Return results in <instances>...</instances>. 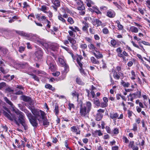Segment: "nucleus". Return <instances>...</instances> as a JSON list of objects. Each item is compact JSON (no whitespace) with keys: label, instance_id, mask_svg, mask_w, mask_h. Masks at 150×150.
Instances as JSON below:
<instances>
[{"label":"nucleus","instance_id":"obj_35","mask_svg":"<svg viewBox=\"0 0 150 150\" xmlns=\"http://www.w3.org/2000/svg\"><path fill=\"white\" fill-rule=\"evenodd\" d=\"M82 25L83 26L82 28H87L89 27V24L86 22L84 21L82 22Z\"/></svg>","mask_w":150,"mask_h":150},{"label":"nucleus","instance_id":"obj_62","mask_svg":"<svg viewBox=\"0 0 150 150\" xmlns=\"http://www.w3.org/2000/svg\"><path fill=\"white\" fill-rule=\"evenodd\" d=\"M60 72L59 71H56L55 73H54L52 74V75L55 76H58L60 74Z\"/></svg>","mask_w":150,"mask_h":150},{"label":"nucleus","instance_id":"obj_64","mask_svg":"<svg viewBox=\"0 0 150 150\" xmlns=\"http://www.w3.org/2000/svg\"><path fill=\"white\" fill-rule=\"evenodd\" d=\"M103 32L105 34H108L109 33V31L108 29H103Z\"/></svg>","mask_w":150,"mask_h":150},{"label":"nucleus","instance_id":"obj_44","mask_svg":"<svg viewBox=\"0 0 150 150\" xmlns=\"http://www.w3.org/2000/svg\"><path fill=\"white\" fill-rule=\"evenodd\" d=\"M69 106L68 109L71 110L72 108H74L75 106L74 104L73 103H69L68 104Z\"/></svg>","mask_w":150,"mask_h":150},{"label":"nucleus","instance_id":"obj_2","mask_svg":"<svg viewBox=\"0 0 150 150\" xmlns=\"http://www.w3.org/2000/svg\"><path fill=\"white\" fill-rule=\"evenodd\" d=\"M37 42L42 45L46 48L50 49L54 51H57L59 48V45L56 43H46L40 40L39 39L37 40Z\"/></svg>","mask_w":150,"mask_h":150},{"label":"nucleus","instance_id":"obj_47","mask_svg":"<svg viewBox=\"0 0 150 150\" xmlns=\"http://www.w3.org/2000/svg\"><path fill=\"white\" fill-rule=\"evenodd\" d=\"M138 11L142 15H143L144 14V9L142 8H139Z\"/></svg>","mask_w":150,"mask_h":150},{"label":"nucleus","instance_id":"obj_22","mask_svg":"<svg viewBox=\"0 0 150 150\" xmlns=\"http://www.w3.org/2000/svg\"><path fill=\"white\" fill-rule=\"evenodd\" d=\"M91 62L94 64H99L100 63L99 61L97 60L93 57H91Z\"/></svg>","mask_w":150,"mask_h":150},{"label":"nucleus","instance_id":"obj_60","mask_svg":"<svg viewBox=\"0 0 150 150\" xmlns=\"http://www.w3.org/2000/svg\"><path fill=\"white\" fill-rule=\"evenodd\" d=\"M23 4L24 5L23 8H27L29 6V5L27 4L26 2H24L23 3Z\"/></svg>","mask_w":150,"mask_h":150},{"label":"nucleus","instance_id":"obj_14","mask_svg":"<svg viewBox=\"0 0 150 150\" xmlns=\"http://www.w3.org/2000/svg\"><path fill=\"white\" fill-rule=\"evenodd\" d=\"M77 5V8L78 10L85 9V7L82 2L79 1L76 2Z\"/></svg>","mask_w":150,"mask_h":150},{"label":"nucleus","instance_id":"obj_21","mask_svg":"<svg viewBox=\"0 0 150 150\" xmlns=\"http://www.w3.org/2000/svg\"><path fill=\"white\" fill-rule=\"evenodd\" d=\"M141 96V92L137 90V91L135 93L132 94V97H134V98H140Z\"/></svg>","mask_w":150,"mask_h":150},{"label":"nucleus","instance_id":"obj_40","mask_svg":"<svg viewBox=\"0 0 150 150\" xmlns=\"http://www.w3.org/2000/svg\"><path fill=\"white\" fill-rule=\"evenodd\" d=\"M132 79L133 80H136V81H137L138 80L137 76H136L134 72H133V71H132Z\"/></svg>","mask_w":150,"mask_h":150},{"label":"nucleus","instance_id":"obj_30","mask_svg":"<svg viewBox=\"0 0 150 150\" xmlns=\"http://www.w3.org/2000/svg\"><path fill=\"white\" fill-rule=\"evenodd\" d=\"M88 46L90 50H95L96 52H98L96 50V49H97L96 48L93 44L91 43V44L88 45Z\"/></svg>","mask_w":150,"mask_h":150},{"label":"nucleus","instance_id":"obj_23","mask_svg":"<svg viewBox=\"0 0 150 150\" xmlns=\"http://www.w3.org/2000/svg\"><path fill=\"white\" fill-rule=\"evenodd\" d=\"M93 10L91 8H90L89 10L91 11H93L94 12H95L96 13L98 14H101V12L97 8H96V7H93Z\"/></svg>","mask_w":150,"mask_h":150},{"label":"nucleus","instance_id":"obj_32","mask_svg":"<svg viewBox=\"0 0 150 150\" xmlns=\"http://www.w3.org/2000/svg\"><path fill=\"white\" fill-rule=\"evenodd\" d=\"M54 112L55 113V114L56 115L59 114V107L57 105H55V108L54 110Z\"/></svg>","mask_w":150,"mask_h":150},{"label":"nucleus","instance_id":"obj_15","mask_svg":"<svg viewBox=\"0 0 150 150\" xmlns=\"http://www.w3.org/2000/svg\"><path fill=\"white\" fill-rule=\"evenodd\" d=\"M92 23L94 25H96L97 26L101 25L102 23L97 19L93 18L92 21Z\"/></svg>","mask_w":150,"mask_h":150},{"label":"nucleus","instance_id":"obj_3","mask_svg":"<svg viewBox=\"0 0 150 150\" xmlns=\"http://www.w3.org/2000/svg\"><path fill=\"white\" fill-rule=\"evenodd\" d=\"M30 110L34 115V117L37 118L39 121L41 118L42 119H44L45 113L44 111L35 108H31Z\"/></svg>","mask_w":150,"mask_h":150},{"label":"nucleus","instance_id":"obj_11","mask_svg":"<svg viewBox=\"0 0 150 150\" xmlns=\"http://www.w3.org/2000/svg\"><path fill=\"white\" fill-rule=\"evenodd\" d=\"M71 30L69 31L68 32L70 36L74 38L75 37V33L76 31H79V29H71Z\"/></svg>","mask_w":150,"mask_h":150},{"label":"nucleus","instance_id":"obj_8","mask_svg":"<svg viewBox=\"0 0 150 150\" xmlns=\"http://www.w3.org/2000/svg\"><path fill=\"white\" fill-rule=\"evenodd\" d=\"M76 57L77 62L80 67L79 69L80 73L82 74L85 75L86 73L84 72L82 68L83 63L81 62V60L83 59V57L81 55H77Z\"/></svg>","mask_w":150,"mask_h":150},{"label":"nucleus","instance_id":"obj_45","mask_svg":"<svg viewBox=\"0 0 150 150\" xmlns=\"http://www.w3.org/2000/svg\"><path fill=\"white\" fill-rule=\"evenodd\" d=\"M67 21L70 24H72L74 23V21L73 20V18L71 17H69L67 19Z\"/></svg>","mask_w":150,"mask_h":150},{"label":"nucleus","instance_id":"obj_36","mask_svg":"<svg viewBox=\"0 0 150 150\" xmlns=\"http://www.w3.org/2000/svg\"><path fill=\"white\" fill-rule=\"evenodd\" d=\"M19 43L17 41L16 42L13 43L12 44V46L14 49H15L17 47L19 46Z\"/></svg>","mask_w":150,"mask_h":150},{"label":"nucleus","instance_id":"obj_42","mask_svg":"<svg viewBox=\"0 0 150 150\" xmlns=\"http://www.w3.org/2000/svg\"><path fill=\"white\" fill-rule=\"evenodd\" d=\"M20 67L22 68H25L28 66V64L27 63H24L20 64Z\"/></svg>","mask_w":150,"mask_h":150},{"label":"nucleus","instance_id":"obj_57","mask_svg":"<svg viewBox=\"0 0 150 150\" xmlns=\"http://www.w3.org/2000/svg\"><path fill=\"white\" fill-rule=\"evenodd\" d=\"M6 85V83L4 82H2L0 83V89L4 87Z\"/></svg>","mask_w":150,"mask_h":150},{"label":"nucleus","instance_id":"obj_48","mask_svg":"<svg viewBox=\"0 0 150 150\" xmlns=\"http://www.w3.org/2000/svg\"><path fill=\"white\" fill-rule=\"evenodd\" d=\"M25 47L21 46L19 47V51L21 53H22L25 50Z\"/></svg>","mask_w":150,"mask_h":150},{"label":"nucleus","instance_id":"obj_37","mask_svg":"<svg viewBox=\"0 0 150 150\" xmlns=\"http://www.w3.org/2000/svg\"><path fill=\"white\" fill-rule=\"evenodd\" d=\"M58 19L62 22L64 23L66 21V20L63 18V17H62V15L59 14V15L58 16Z\"/></svg>","mask_w":150,"mask_h":150},{"label":"nucleus","instance_id":"obj_5","mask_svg":"<svg viewBox=\"0 0 150 150\" xmlns=\"http://www.w3.org/2000/svg\"><path fill=\"white\" fill-rule=\"evenodd\" d=\"M46 63L49 66V69L52 71H55L56 69V67L55 63L52 58L50 56L47 57Z\"/></svg>","mask_w":150,"mask_h":150},{"label":"nucleus","instance_id":"obj_24","mask_svg":"<svg viewBox=\"0 0 150 150\" xmlns=\"http://www.w3.org/2000/svg\"><path fill=\"white\" fill-rule=\"evenodd\" d=\"M91 103L89 101H88L86 102V107L87 109L89 111H90L91 108Z\"/></svg>","mask_w":150,"mask_h":150},{"label":"nucleus","instance_id":"obj_63","mask_svg":"<svg viewBox=\"0 0 150 150\" xmlns=\"http://www.w3.org/2000/svg\"><path fill=\"white\" fill-rule=\"evenodd\" d=\"M47 7L45 6L44 5L42 6L41 8H40V10L42 11L47 10Z\"/></svg>","mask_w":150,"mask_h":150},{"label":"nucleus","instance_id":"obj_58","mask_svg":"<svg viewBox=\"0 0 150 150\" xmlns=\"http://www.w3.org/2000/svg\"><path fill=\"white\" fill-rule=\"evenodd\" d=\"M84 19L86 21H91L92 20L91 18L88 16L85 17Z\"/></svg>","mask_w":150,"mask_h":150},{"label":"nucleus","instance_id":"obj_50","mask_svg":"<svg viewBox=\"0 0 150 150\" xmlns=\"http://www.w3.org/2000/svg\"><path fill=\"white\" fill-rule=\"evenodd\" d=\"M108 105V103L105 102L102 103L100 104V107L102 108H105L107 107Z\"/></svg>","mask_w":150,"mask_h":150},{"label":"nucleus","instance_id":"obj_34","mask_svg":"<svg viewBox=\"0 0 150 150\" xmlns=\"http://www.w3.org/2000/svg\"><path fill=\"white\" fill-rule=\"evenodd\" d=\"M86 0V1L85 2V3H86L87 6L89 7L91 6V5L93 4H94L91 0Z\"/></svg>","mask_w":150,"mask_h":150},{"label":"nucleus","instance_id":"obj_49","mask_svg":"<svg viewBox=\"0 0 150 150\" xmlns=\"http://www.w3.org/2000/svg\"><path fill=\"white\" fill-rule=\"evenodd\" d=\"M95 132L96 134H98L99 136H101L103 135V134L101 132L100 130H96L95 131Z\"/></svg>","mask_w":150,"mask_h":150},{"label":"nucleus","instance_id":"obj_59","mask_svg":"<svg viewBox=\"0 0 150 150\" xmlns=\"http://www.w3.org/2000/svg\"><path fill=\"white\" fill-rule=\"evenodd\" d=\"M80 11L79 13L80 15H83L85 14V9L79 10Z\"/></svg>","mask_w":150,"mask_h":150},{"label":"nucleus","instance_id":"obj_28","mask_svg":"<svg viewBox=\"0 0 150 150\" xmlns=\"http://www.w3.org/2000/svg\"><path fill=\"white\" fill-rule=\"evenodd\" d=\"M98 52V53H97V54L94 52L93 53V54L97 59L102 58L103 57L102 54L100 53L99 52Z\"/></svg>","mask_w":150,"mask_h":150},{"label":"nucleus","instance_id":"obj_4","mask_svg":"<svg viewBox=\"0 0 150 150\" xmlns=\"http://www.w3.org/2000/svg\"><path fill=\"white\" fill-rule=\"evenodd\" d=\"M28 117L31 125L34 127L36 128L38 125L37 119L28 110H25L24 111Z\"/></svg>","mask_w":150,"mask_h":150},{"label":"nucleus","instance_id":"obj_16","mask_svg":"<svg viewBox=\"0 0 150 150\" xmlns=\"http://www.w3.org/2000/svg\"><path fill=\"white\" fill-rule=\"evenodd\" d=\"M21 99L24 101L26 102H29L32 101L31 98L29 96H21Z\"/></svg>","mask_w":150,"mask_h":150},{"label":"nucleus","instance_id":"obj_56","mask_svg":"<svg viewBox=\"0 0 150 150\" xmlns=\"http://www.w3.org/2000/svg\"><path fill=\"white\" fill-rule=\"evenodd\" d=\"M71 128L72 132H77V129L75 126H73L72 127H71Z\"/></svg>","mask_w":150,"mask_h":150},{"label":"nucleus","instance_id":"obj_27","mask_svg":"<svg viewBox=\"0 0 150 150\" xmlns=\"http://www.w3.org/2000/svg\"><path fill=\"white\" fill-rule=\"evenodd\" d=\"M45 88L52 91H53L55 89V88L52 87V86L49 84H46L45 86Z\"/></svg>","mask_w":150,"mask_h":150},{"label":"nucleus","instance_id":"obj_43","mask_svg":"<svg viewBox=\"0 0 150 150\" xmlns=\"http://www.w3.org/2000/svg\"><path fill=\"white\" fill-rule=\"evenodd\" d=\"M31 75L32 76V78L34 79L35 80L39 81V80L38 78L34 74H31Z\"/></svg>","mask_w":150,"mask_h":150},{"label":"nucleus","instance_id":"obj_55","mask_svg":"<svg viewBox=\"0 0 150 150\" xmlns=\"http://www.w3.org/2000/svg\"><path fill=\"white\" fill-rule=\"evenodd\" d=\"M105 129L107 132L109 134H111L112 132L111 130L110 127L108 126H106L105 127Z\"/></svg>","mask_w":150,"mask_h":150},{"label":"nucleus","instance_id":"obj_26","mask_svg":"<svg viewBox=\"0 0 150 150\" xmlns=\"http://www.w3.org/2000/svg\"><path fill=\"white\" fill-rule=\"evenodd\" d=\"M76 80V83L79 85H83L84 84V83L82 81L80 78L79 77L77 78Z\"/></svg>","mask_w":150,"mask_h":150},{"label":"nucleus","instance_id":"obj_12","mask_svg":"<svg viewBox=\"0 0 150 150\" xmlns=\"http://www.w3.org/2000/svg\"><path fill=\"white\" fill-rule=\"evenodd\" d=\"M59 61L61 64L63 66L65 67V71H67L68 70V66L66 64L63 59L61 58L59 59Z\"/></svg>","mask_w":150,"mask_h":150},{"label":"nucleus","instance_id":"obj_18","mask_svg":"<svg viewBox=\"0 0 150 150\" xmlns=\"http://www.w3.org/2000/svg\"><path fill=\"white\" fill-rule=\"evenodd\" d=\"M103 115L99 112H97L96 117V119L97 121H99L103 118Z\"/></svg>","mask_w":150,"mask_h":150},{"label":"nucleus","instance_id":"obj_41","mask_svg":"<svg viewBox=\"0 0 150 150\" xmlns=\"http://www.w3.org/2000/svg\"><path fill=\"white\" fill-rule=\"evenodd\" d=\"M0 71L4 74H5L8 72V70H5L4 68L2 67L1 65H0Z\"/></svg>","mask_w":150,"mask_h":150},{"label":"nucleus","instance_id":"obj_53","mask_svg":"<svg viewBox=\"0 0 150 150\" xmlns=\"http://www.w3.org/2000/svg\"><path fill=\"white\" fill-rule=\"evenodd\" d=\"M137 125L136 124H133V128L132 130H133L134 131H136L137 130Z\"/></svg>","mask_w":150,"mask_h":150},{"label":"nucleus","instance_id":"obj_33","mask_svg":"<svg viewBox=\"0 0 150 150\" xmlns=\"http://www.w3.org/2000/svg\"><path fill=\"white\" fill-rule=\"evenodd\" d=\"M94 104L98 106L100 105V103L99 99L97 98H95L94 99Z\"/></svg>","mask_w":150,"mask_h":150},{"label":"nucleus","instance_id":"obj_17","mask_svg":"<svg viewBox=\"0 0 150 150\" xmlns=\"http://www.w3.org/2000/svg\"><path fill=\"white\" fill-rule=\"evenodd\" d=\"M110 117L111 119H113V120L115 121L118 117V115L117 113H110Z\"/></svg>","mask_w":150,"mask_h":150},{"label":"nucleus","instance_id":"obj_46","mask_svg":"<svg viewBox=\"0 0 150 150\" xmlns=\"http://www.w3.org/2000/svg\"><path fill=\"white\" fill-rule=\"evenodd\" d=\"M145 2H146V4L149 9V10L150 11V7L149 6H150V0H145Z\"/></svg>","mask_w":150,"mask_h":150},{"label":"nucleus","instance_id":"obj_52","mask_svg":"<svg viewBox=\"0 0 150 150\" xmlns=\"http://www.w3.org/2000/svg\"><path fill=\"white\" fill-rule=\"evenodd\" d=\"M116 25L118 28H123L122 26L120 24V22L119 21H117L116 22Z\"/></svg>","mask_w":150,"mask_h":150},{"label":"nucleus","instance_id":"obj_38","mask_svg":"<svg viewBox=\"0 0 150 150\" xmlns=\"http://www.w3.org/2000/svg\"><path fill=\"white\" fill-rule=\"evenodd\" d=\"M121 83L122 85L124 87H128L129 85V83H128V82L126 83L123 80L122 81Z\"/></svg>","mask_w":150,"mask_h":150},{"label":"nucleus","instance_id":"obj_19","mask_svg":"<svg viewBox=\"0 0 150 150\" xmlns=\"http://www.w3.org/2000/svg\"><path fill=\"white\" fill-rule=\"evenodd\" d=\"M121 74H122L120 72H116L113 75V76L115 79H116L117 80H118L120 79V77L121 75Z\"/></svg>","mask_w":150,"mask_h":150},{"label":"nucleus","instance_id":"obj_39","mask_svg":"<svg viewBox=\"0 0 150 150\" xmlns=\"http://www.w3.org/2000/svg\"><path fill=\"white\" fill-rule=\"evenodd\" d=\"M43 121V125L45 126V127H47L48 125H49V122H48L47 120H45V119Z\"/></svg>","mask_w":150,"mask_h":150},{"label":"nucleus","instance_id":"obj_31","mask_svg":"<svg viewBox=\"0 0 150 150\" xmlns=\"http://www.w3.org/2000/svg\"><path fill=\"white\" fill-rule=\"evenodd\" d=\"M4 99L7 103L10 105L11 107H12L13 106V103L6 97H4Z\"/></svg>","mask_w":150,"mask_h":150},{"label":"nucleus","instance_id":"obj_1","mask_svg":"<svg viewBox=\"0 0 150 150\" xmlns=\"http://www.w3.org/2000/svg\"><path fill=\"white\" fill-rule=\"evenodd\" d=\"M11 115L6 111H4V115L8 119L11 121L14 120L15 123L18 126L21 124L23 126L24 129L26 130L28 129V126L25 122V118L24 114L22 112L18 110L15 111L16 115L12 114L9 110L7 111Z\"/></svg>","mask_w":150,"mask_h":150},{"label":"nucleus","instance_id":"obj_54","mask_svg":"<svg viewBox=\"0 0 150 150\" xmlns=\"http://www.w3.org/2000/svg\"><path fill=\"white\" fill-rule=\"evenodd\" d=\"M139 43H142L144 45H149L150 46V44L148 42H146L144 41H142L141 42H139Z\"/></svg>","mask_w":150,"mask_h":150},{"label":"nucleus","instance_id":"obj_29","mask_svg":"<svg viewBox=\"0 0 150 150\" xmlns=\"http://www.w3.org/2000/svg\"><path fill=\"white\" fill-rule=\"evenodd\" d=\"M46 29L48 32H50L52 34H55V32H56L58 29H53V30L51 29Z\"/></svg>","mask_w":150,"mask_h":150},{"label":"nucleus","instance_id":"obj_7","mask_svg":"<svg viewBox=\"0 0 150 150\" xmlns=\"http://www.w3.org/2000/svg\"><path fill=\"white\" fill-rule=\"evenodd\" d=\"M16 31V33L21 36L26 37L31 39L32 38L35 41H37V40H38L39 39V38L37 37L36 35H34L32 33H27L22 31Z\"/></svg>","mask_w":150,"mask_h":150},{"label":"nucleus","instance_id":"obj_20","mask_svg":"<svg viewBox=\"0 0 150 150\" xmlns=\"http://www.w3.org/2000/svg\"><path fill=\"white\" fill-rule=\"evenodd\" d=\"M52 3L56 7L60 6V2L58 0H51Z\"/></svg>","mask_w":150,"mask_h":150},{"label":"nucleus","instance_id":"obj_10","mask_svg":"<svg viewBox=\"0 0 150 150\" xmlns=\"http://www.w3.org/2000/svg\"><path fill=\"white\" fill-rule=\"evenodd\" d=\"M67 39L69 40V42L71 43V46L72 48L74 50H77V47L76 45L75 44L76 43V41L73 38L70 37L69 35H67Z\"/></svg>","mask_w":150,"mask_h":150},{"label":"nucleus","instance_id":"obj_61","mask_svg":"<svg viewBox=\"0 0 150 150\" xmlns=\"http://www.w3.org/2000/svg\"><path fill=\"white\" fill-rule=\"evenodd\" d=\"M68 140H66L64 142V145L67 148V149H70V148L69 147L68 145Z\"/></svg>","mask_w":150,"mask_h":150},{"label":"nucleus","instance_id":"obj_6","mask_svg":"<svg viewBox=\"0 0 150 150\" xmlns=\"http://www.w3.org/2000/svg\"><path fill=\"white\" fill-rule=\"evenodd\" d=\"M35 59L39 62H41L43 60V52L41 48L37 49L35 52Z\"/></svg>","mask_w":150,"mask_h":150},{"label":"nucleus","instance_id":"obj_51","mask_svg":"<svg viewBox=\"0 0 150 150\" xmlns=\"http://www.w3.org/2000/svg\"><path fill=\"white\" fill-rule=\"evenodd\" d=\"M122 139L124 142L126 143H129V140L126 137L124 136L122 138Z\"/></svg>","mask_w":150,"mask_h":150},{"label":"nucleus","instance_id":"obj_13","mask_svg":"<svg viewBox=\"0 0 150 150\" xmlns=\"http://www.w3.org/2000/svg\"><path fill=\"white\" fill-rule=\"evenodd\" d=\"M107 16L111 18L114 17L115 16V13L113 10H110L107 12Z\"/></svg>","mask_w":150,"mask_h":150},{"label":"nucleus","instance_id":"obj_9","mask_svg":"<svg viewBox=\"0 0 150 150\" xmlns=\"http://www.w3.org/2000/svg\"><path fill=\"white\" fill-rule=\"evenodd\" d=\"M80 112L81 116L86 117L90 112L86 108V107L82 103L80 106Z\"/></svg>","mask_w":150,"mask_h":150},{"label":"nucleus","instance_id":"obj_25","mask_svg":"<svg viewBox=\"0 0 150 150\" xmlns=\"http://www.w3.org/2000/svg\"><path fill=\"white\" fill-rule=\"evenodd\" d=\"M71 95L73 97H77V100H79V94L76 91H74L71 93Z\"/></svg>","mask_w":150,"mask_h":150}]
</instances>
